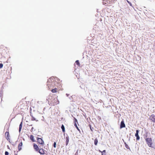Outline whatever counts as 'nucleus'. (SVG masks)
Returning <instances> with one entry per match:
<instances>
[{
  "mask_svg": "<svg viewBox=\"0 0 155 155\" xmlns=\"http://www.w3.org/2000/svg\"><path fill=\"white\" fill-rule=\"evenodd\" d=\"M56 79L57 80V79L51 77L48 80L47 85L49 89L54 87L55 86H56L57 83L55 81Z\"/></svg>",
  "mask_w": 155,
  "mask_h": 155,
  "instance_id": "1",
  "label": "nucleus"
},
{
  "mask_svg": "<svg viewBox=\"0 0 155 155\" xmlns=\"http://www.w3.org/2000/svg\"><path fill=\"white\" fill-rule=\"evenodd\" d=\"M48 99L49 102H50V104L51 105L55 106L59 103L57 98L54 96H50Z\"/></svg>",
  "mask_w": 155,
  "mask_h": 155,
  "instance_id": "2",
  "label": "nucleus"
},
{
  "mask_svg": "<svg viewBox=\"0 0 155 155\" xmlns=\"http://www.w3.org/2000/svg\"><path fill=\"white\" fill-rule=\"evenodd\" d=\"M146 142L150 147H152L153 144L152 140L151 138H147L145 139Z\"/></svg>",
  "mask_w": 155,
  "mask_h": 155,
  "instance_id": "3",
  "label": "nucleus"
},
{
  "mask_svg": "<svg viewBox=\"0 0 155 155\" xmlns=\"http://www.w3.org/2000/svg\"><path fill=\"white\" fill-rule=\"evenodd\" d=\"M37 142L40 144L43 145L44 144V141L41 138H37Z\"/></svg>",
  "mask_w": 155,
  "mask_h": 155,
  "instance_id": "4",
  "label": "nucleus"
},
{
  "mask_svg": "<svg viewBox=\"0 0 155 155\" xmlns=\"http://www.w3.org/2000/svg\"><path fill=\"white\" fill-rule=\"evenodd\" d=\"M5 136L6 137V138L8 140H9V137L10 135L9 134V133L8 132H6L5 133Z\"/></svg>",
  "mask_w": 155,
  "mask_h": 155,
  "instance_id": "5",
  "label": "nucleus"
},
{
  "mask_svg": "<svg viewBox=\"0 0 155 155\" xmlns=\"http://www.w3.org/2000/svg\"><path fill=\"white\" fill-rule=\"evenodd\" d=\"M150 119L154 123H155V115L153 114H152L150 117Z\"/></svg>",
  "mask_w": 155,
  "mask_h": 155,
  "instance_id": "6",
  "label": "nucleus"
},
{
  "mask_svg": "<svg viewBox=\"0 0 155 155\" xmlns=\"http://www.w3.org/2000/svg\"><path fill=\"white\" fill-rule=\"evenodd\" d=\"M139 131L138 130H137L136 131V133L135 134V136L136 137V139L137 140L140 139V137L138 135V133Z\"/></svg>",
  "mask_w": 155,
  "mask_h": 155,
  "instance_id": "7",
  "label": "nucleus"
},
{
  "mask_svg": "<svg viewBox=\"0 0 155 155\" xmlns=\"http://www.w3.org/2000/svg\"><path fill=\"white\" fill-rule=\"evenodd\" d=\"M125 127V125L124 124V120H123L121 122L120 125V128H122Z\"/></svg>",
  "mask_w": 155,
  "mask_h": 155,
  "instance_id": "8",
  "label": "nucleus"
},
{
  "mask_svg": "<svg viewBox=\"0 0 155 155\" xmlns=\"http://www.w3.org/2000/svg\"><path fill=\"white\" fill-rule=\"evenodd\" d=\"M45 150L43 148H41L39 149L38 152L41 154H45Z\"/></svg>",
  "mask_w": 155,
  "mask_h": 155,
  "instance_id": "9",
  "label": "nucleus"
},
{
  "mask_svg": "<svg viewBox=\"0 0 155 155\" xmlns=\"http://www.w3.org/2000/svg\"><path fill=\"white\" fill-rule=\"evenodd\" d=\"M33 147L34 149L36 151H38L39 150V148L38 146L35 144H34L33 145Z\"/></svg>",
  "mask_w": 155,
  "mask_h": 155,
  "instance_id": "10",
  "label": "nucleus"
},
{
  "mask_svg": "<svg viewBox=\"0 0 155 155\" xmlns=\"http://www.w3.org/2000/svg\"><path fill=\"white\" fill-rule=\"evenodd\" d=\"M22 142H20V143L19 144L18 146V148L19 151H20L21 150V147L22 146Z\"/></svg>",
  "mask_w": 155,
  "mask_h": 155,
  "instance_id": "11",
  "label": "nucleus"
},
{
  "mask_svg": "<svg viewBox=\"0 0 155 155\" xmlns=\"http://www.w3.org/2000/svg\"><path fill=\"white\" fill-rule=\"evenodd\" d=\"M66 145L67 146L68 145V143H69V137L68 136L66 137Z\"/></svg>",
  "mask_w": 155,
  "mask_h": 155,
  "instance_id": "12",
  "label": "nucleus"
},
{
  "mask_svg": "<svg viewBox=\"0 0 155 155\" xmlns=\"http://www.w3.org/2000/svg\"><path fill=\"white\" fill-rule=\"evenodd\" d=\"M51 91L53 93H56L57 91V89L56 88L51 89Z\"/></svg>",
  "mask_w": 155,
  "mask_h": 155,
  "instance_id": "13",
  "label": "nucleus"
},
{
  "mask_svg": "<svg viewBox=\"0 0 155 155\" xmlns=\"http://www.w3.org/2000/svg\"><path fill=\"white\" fill-rule=\"evenodd\" d=\"M99 151L102 153V155H106V150H104L102 152L99 150Z\"/></svg>",
  "mask_w": 155,
  "mask_h": 155,
  "instance_id": "14",
  "label": "nucleus"
},
{
  "mask_svg": "<svg viewBox=\"0 0 155 155\" xmlns=\"http://www.w3.org/2000/svg\"><path fill=\"white\" fill-rule=\"evenodd\" d=\"M22 123L21 122L19 125V131L20 132L21 130L22 127Z\"/></svg>",
  "mask_w": 155,
  "mask_h": 155,
  "instance_id": "15",
  "label": "nucleus"
},
{
  "mask_svg": "<svg viewBox=\"0 0 155 155\" xmlns=\"http://www.w3.org/2000/svg\"><path fill=\"white\" fill-rule=\"evenodd\" d=\"M61 128L62 129L63 132L64 133L65 132V128L63 124L62 125Z\"/></svg>",
  "mask_w": 155,
  "mask_h": 155,
  "instance_id": "16",
  "label": "nucleus"
},
{
  "mask_svg": "<svg viewBox=\"0 0 155 155\" xmlns=\"http://www.w3.org/2000/svg\"><path fill=\"white\" fill-rule=\"evenodd\" d=\"M98 143V140L97 138H96L94 140V143L96 145H97Z\"/></svg>",
  "mask_w": 155,
  "mask_h": 155,
  "instance_id": "17",
  "label": "nucleus"
},
{
  "mask_svg": "<svg viewBox=\"0 0 155 155\" xmlns=\"http://www.w3.org/2000/svg\"><path fill=\"white\" fill-rule=\"evenodd\" d=\"M30 139H31V140H32L33 142L35 141V140L34 139V137L32 135L30 136Z\"/></svg>",
  "mask_w": 155,
  "mask_h": 155,
  "instance_id": "18",
  "label": "nucleus"
},
{
  "mask_svg": "<svg viewBox=\"0 0 155 155\" xmlns=\"http://www.w3.org/2000/svg\"><path fill=\"white\" fill-rule=\"evenodd\" d=\"M77 123H74V126L77 129L78 131H80V130H79V128H78V127L77 126Z\"/></svg>",
  "mask_w": 155,
  "mask_h": 155,
  "instance_id": "19",
  "label": "nucleus"
},
{
  "mask_svg": "<svg viewBox=\"0 0 155 155\" xmlns=\"http://www.w3.org/2000/svg\"><path fill=\"white\" fill-rule=\"evenodd\" d=\"M31 116L32 117V118L31 119V120H35L36 121H38V120H36V119L33 117L31 115Z\"/></svg>",
  "mask_w": 155,
  "mask_h": 155,
  "instance_id": "20",
  "label": "nucleus"
},
{
  "mask_svg": "<svg viewBox=\"0 0 155 155\" xmlns=\"http://www.w3.org/2000/svg\"><path fill=\"white\" fill-rule=\"evenodd\" d=\"M75 63L78 66H80V64L78 60L76 61Z\"/></svg>",
  "mask_w": 155,
  "mask_h": 155,
  "instance_id": "21",
  "label": "nucleus"
},
{
  "mask_svg": "<svg viewBox=\"0 0 155 155\" xmlns=\"http://www.w3.org/2000/svg\"><path fill=\"white\" fill-rule=\"evenodd\" d=\"M125 146L126 148L127 149H130V148L128 145L126 143H125Z\"/></svg>",
  "mask_w": 155,
  "mask_h": 155,
  "instance_id": "22",
  "label": "nucleus"
},
{
  "mask_svg": "<svg viewBox=\"0 0 155 155\" xmlns=\"http://www.w3.org/2000/svg\"><path fill=\"white\" fill-rule=\"evenodd\" d=\"M74 123H77V124H78V120H77V119L75 117L74 118Z\"/></svg>",
  "mask_w": 155,
  "mask_h": 155,
  "instance_id": "23",
  "label": "nucleus"
},
{
  "mask_svg": "<svg viewBox=\"0 0 155 155\" xmlns=\"http://www.w3.org/2000/svg\"><path fill=\"white\" fill-rule=\"evenodd\" d=\"M53 147L54 148H55L56 147V143L55 142H54V143Z\"/></svg>",
  "mask_w": 155,
  "mask_h": 155,
  "instance_id": "24",
  "label": "nucleus"
},
{
  "mask_svg": "<svg viewBox=\"0 0 155 155\" xmlns=\"http://www.w3.org/2000/svg\"><path fill=\"white\" fill-rule=\"evenodd\" d=\"M3 64H0V68H1L3 67Z\"/></svg>",
  "mask_w": 155,
  "mask_h": 155,
  "instance_id": "25",
  "label": "nucleus"
},
{
  "mask_svg": "<svg viewBox=\"0 0 155 155\" xmlns=\"http://www.w3.org/2000/svg\"><path fill=\"white\" fill-rule=\"evenodd\" d=\"M127 2L129 3V4H130V5L131 6H132V4L131 3H130L129 1H127Z\"/></svg>",
  "mask_w": 155,
  "mask_h": 155,
  "instance_id": "26",
  "label": "nucleus"
},
{
  "mask_svg": "<svg viewBox=\"0 0 155 155\" xmlns=\"http://www.w3.org/2000/svg\"><path fill=\"white\" fill-rule=\"evenodd\" d=\"M8 153L7 151H5V155H8Z\"/></svg>",
  "mask_w": 155,
  "mask_h": 155,
  "instance_id": "27",
  "label": "nucleus"
},
{
  "mask_svg": "<svg viewBox=\"0 0 155 155\" xmlns=\"http://www.w3.org/2000/svg\"><path fill=\"white\" fill-rule=\"evenodd\" d=\"M33 127H32V128H31V132H32L33 131Z\"/></svg>",
  "mask_w": 155,
  "mask_h": 155,
  "instance_id": "28",
  "label": "nucleus"
},
{
  "mask_svg": "<svg viewBox=\"0 0 155 155\" xmlns=\"http://www.w3.org/2000/svg\"><path fill=\"white\" fill-rule=\"evenodd\" d=\"M90 128L91 130V131H92V128H91V126L90 125Z\"/></svg>",
  "mask_w": 155,
  "mask_h": 155,
  "instance_id": "29",
  "label": "nucleus"
},
{
  "mask_svg": "<svg viewBox=\"0 0 155 155\" xmlns=\"http://www.w3.org/2000/svg\"><path fill=\"white\" fill-rule=\"evenodd\" d=\"M104 2H103V4H104Z\"/></svg>",
  "mask_w": 155,
  "mask_h": 155,
  "instance_id": "30",
  "label": "nucleus"
},
{
  "mask_svg": "<svg viewBox=\"0 0 155 155\" xmlns=\"http://www.w3.org/2000/svg\"><path fill=\"white\" fill-rule=\"evenodd\" d=\"M105 2H107V1H105Z\"/></svg>",
  "mask_w": 155,
  "mask_h": 155,
  "instance_id": "31",
  "label": "nucleus"
}]
</instances>
